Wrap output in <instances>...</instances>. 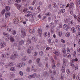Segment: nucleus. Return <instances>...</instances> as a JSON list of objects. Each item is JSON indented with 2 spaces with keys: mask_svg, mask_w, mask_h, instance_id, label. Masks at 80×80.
Returning <instances> with one entry per match:
<instances>
[{
  "mask_svg": "<svg viewBox=\"0 0 80 80\" xmlns=\"http://www.w3.org/2000/svg\"><path fill=\"white\" fill-rule=\"evenodd\" d=\"M17 57H18V53H17V52L15 51L13 52L12 56H11L10 57V58L12 60H14V59L17 58Z\"/></svg>",
  "mask_w": 80,
  "mask_h": 80,
  "instance_id": "f257e3e1",
  "label": "nucleus"
},
{
  "mask_svg": "<svg viewBox=\"0 0 80 80\" xmlns=\"http://www.w3.org/2000/svg\"><path fill=\"white\" fill-rule=\"evenodd\" d=\"M21 33L22 34H21V36L23 38L24 37L26 36V33H25V29L22 28L21 29Z\"/></svg>",
  "mask_w": 80,
  "mask_h": 80,
  "instance_id": "f03ea898",
  "label": "nucleus"
},
{
  "mask_svg": "<svg viewBox=\"0 0 80 80\" xmlns=\"http://www.w3.org/2000/svg\"><path fill=\"white\" fill-rule=\"evenodd\" d=\"M63 29L66 31H68V29L69 28V26H68V25L67 24H64L62 27Z\"/></svg>",
  "mask_w": 80,
  "mask_h": 80,
  "instance_id": "7ed1b4c3",
  "label": "nucleus"
},
{
  "mask_svg": "<svg viewBox=\"0 0 80 80\" xmlns=\"http://www.w3.org/2000/svg\"><path fill=\"white\" fill-rule=\"evenodd\" d=\"M5 17L6 19H7L8 18L10 17V12H6L5 15Z\"/></svg>",
  "mask_w": 80,
  "mask_h": 80,
  "instance_id": "20e7f679",
  "label": "nucleus"
},
{
  "mask_svg": "<svg viewBox=\"0 0 80 80\" xmlns=\"http://www.w3.org/2000/svg\"><path fill=\"white\" fill-rule=\"evenodd\" d=\"M65 65H63V66H62L61 68L62 72L63 73H64L65 72Z\"/></svg>",
  "mask_w": 80,
  "mask_h": 80,
  "instance_id": "39448f33",
  "label": "nucleus"
},
{
  "mask_svg": "<svg viewBox=\"0 0 80 80\" xmlns=\"http://www.w3.org/2000/svg\"><path fill=\"white\" fill-rule=\"evenodd\" d=\"M31 15H32V12H26V13L25 16L26 17H28L30 16Z\"/></svg>",
  "mask_w": 80,
  "mask_h": 80,
  "instance_id": "423d86ee",
  "label": "nucleus"
},
{
  "mask_svg": "<svg viewBox=\"0 0 80 80\" xmlns=\"http://www.w3.org/2000/svg\"><path fill=\"white\" fill-rule=\"evenodd\" d=\"M31 70H34V71L35 72L36 71H37V69L35 68V66L34 65L33 66H32L31 67Z\"/></svg>",
  "mask_w": 80,
  "mask_h": 80,
  "instance_id": "0eeeda50",
  "label": "nucleus"
},
{
  "mask_svg": "<svg viewBox=\"0 0 80 80\" xmlns=\"http://www.w3.org/2000/svg\"><path fill=\"white\" fill-rule=\"evenodd\" d=\"M28 78H35V74L34 73L32 75H30L28 76Z\"/></svg>",
  "mask_w": 80,
  "mask_h": 80,
  "instance_id": "6e6552de",
  "label": "nucleus"
},
{
  "mask_svg": "<svg viewBox=\"0 0 80 80\" xmlns=\"http://www.w3.org/2000/svg\"><path fill=\"white\" fill-rule=\"evenodd\" d=\"M53 53L55 54V55H57L58 57L60 55V52L59 51H57L55 50V51L53 52Z\"/></svg>",
  "mask_w": 80,
  "mask_h": 80,
  "instance_id": "1a4fd4ad",
  "label": "nucleus"
},
{
  "mask_svg": "<svg viewBox=\"0 0 80 80\" xmlns=\"http://www.w3.org/2000/svg\"><path fill=\"white\" fill-rule=\"evenodd\" d=\"M67 59L65 58H63V65H64V66H66V65H67Z\"/></svg>",
  "mask_w": 80,
  "mask_h": 80,
  "instance_id": "9d476101",
  "label": "nucleus"
},
{
  "mask_svg": "<svg viewBox=\"0 0 80 80\" xmlns=\"http://www.w3.org/2000/svg\"><path fill=\"white\" fill-rule=\"evenodd\" d=\"M18 44L19 46H21V45H23V44H24V41L23 40L20 41Z\"/></svg>",
  "mask_w": 80,
  "mask_h": 80,
  "instance_id": "9b49d317",
  "label": "nucleus"
},
{
  "mask_svg": "<svg viewBox=\"0 0 80 80\" xmlns=\"http://www.w3.org/2000/svg\"><path fill=\"white\" fill-rule=\"evenodd\" d=\"M77 74H74L73 75V80H76L77 79Z\"/></svg>",
  "mask_w": 80,
  "mask_h": 80,
  "instance_id": "f8f14e48",
  "label": "nucleus"
},
{
  "mask_svg": "<svg viewBox=\"0 0 80 80\" xmlns=\"http://www.w3.org/2000/svg\"><path fill=\"white\" fill-rule=\"evenodd\" d=\"M31 39L34 42H36L37 41V39L35 37H32Z\"/></svg>",
  "mask_w": 80,
  "mask_h": 80,
  "instance_id": "ddd939ff",
  "label": "nucleus"
},
{
  "mask_svg": "<svg viewBox=\"0 0 80 80\" xmlns=\"http://www.w3.org/2000/svg\"><path fill=\"white\" fill-rule=\"evenodd\" d=\"M38 34L40 35V37H41L42 35V29L40 28H38Z\"/></svg>",
  "mask_w": 80,
  "mask_h": 80,
  "instance_id": "4468645a",
  "label": "nucleus"
},
{
  "mask_svg": "<svg viewBox=\"0 0 80 80\" xmlns=\"http://www.w3.org/2000/svg\"><path fill=\"white\" fill-rule=\"evenodd\" d=\"M17 7L18 9L19 10H22V8H21V5L19 4H17Z\"/></svg>",
  "mask_w": 80,
  "mask_h": 80,
  "instance_id": "2eb2a0df",
  "label": "nucleus"
},
{
  "mask_svg": "<svg viewBox=\"0 0 80 80\" xmlns=\"http://www.w3.org/2000/svg\"><path fill=\"white\" fill-rule=\"evenodd\" d=\"M6 43L3 42L0 45V46L1 47V48H2V47H5L6 46Z\"/></svg>",
  "mask_w": 80,
  "mask_h": 80,
  "instance_id": "dca6fc26",
  "label": "nucleus"
},
{
  "mask_svg": "<svg viewBox=\"0 0 80 80\" xmlns=\"http://www.w3.org/2000/svg\"><path fill=\"white\" fill-rule=\"evenodd\" d=\"M71 30L72 33H75V32H76V30H75V29L73 27H72L71 28Z\"/></svg>",
  "mask_w": 80,
  "mask_h": 80,
  "instance_id": "f3484780",
  "label": "nucleus"
},
{
  "mask_svg": "<svg viewBox=\"0 0 80 80\" xmlns=\"http://www.w3.org/2000/svg\"><path fill=\"white\" fill-rule=\"evenodd\" d=\"M22 60L24 61H26V60H28V57H27V56H25L22 58Z\"/></svg>",
  "mask_w": 80,
  "mask_h": 80,
  "instance_id": "a211bd4d",
  "label": "nucleus"
},
{
  "mask_svg": "<svg viewBox=\"0 0 80 80\" xmlns=\"http://www.w3.org/2000/svg\"><path fill=\"white\" fill-rule=\"evenodd\" d=\"M13 21L14 22V23H16V24H18V19H13Z\"/></svg>",
  "mask_w": 80,
  "mask_h": 80,
  "instance_id": "6ab92c4d",
  "label": "nucleus"
},
{
  "mask_svg": "<svg viewBox=\"0 0 80 80\" xmlns=\"http://www.w3.org/2000/svg\"><path fill=\"white\" fill-rule=\"evenodd\" d=\"M29 32L31 33H35V30L34 29H32L29 30Z\"/></svg>",
  "mask_w": 80,
  "mask_h": 80,
  "instance_id": "aec40b11",
  "label": "nucleus"
},
{
  "mask_svg": "<svg viewBox=\"0 0 80 80\" xmlns=\"http://www.w3.org/2000/svg\"><path fill=\"white\" fill-rule=\"evenodd\" d=\"M28 48H29V49H30L31 50H33L34 49V48L33 47V46L32 45L31 46H29Z\"/></svg>",
  "mask_w": 80,
  "mask_h": 80,
  "instance_id": "412c9836",
  "label": "nucleus"
},
{
  "mask_svg": "<svg viewBox=\"0 0 80 80\" xmlns=\"http://www.w3.org/2000/svg\"><path fill=\"white\" fill-rule=\"evenodd\" d=\"M61 80H64L65 79V77L63 74H62L60 77Z\"/></svg>",
  "mask_w": 80,
  "mask_h": 80,
  "instance_id": "4be33fe9",
  "label": "nucleus"
},
{
  "mask_svg": "<svg viewBox=\"0 0 80 80\" xmlns=\"http://www.w3.org/2000/svg\"><path fill=\"white\" fill-rule=\"evenodd\" d=\"M10 41L11 43H13L15 41V39L12 37H11L10 38Z\"/></svg>",
  "mask_w": 80,
  "mask_h": 80,
  "instance_id": "5701e85b",
  "label": "nucleus"
},
{
  "mask_svg": "<svg viewBox=\"0 0 80 80\" xmlns=\"http://www.w3.org/2000/svg\"><path fill=\"white\" fill-rule=\"evenodd\" d=\"M76 28L78 30V31H80V26H79V25H76Z\"/></svg>",
  "mask_w": 80,
  "mask_h": 80,
  "instance_id": "b1692460",
  "label": "nucleus"
},
{
  "mask_svg": "<svg viewBox=\"0 0 80 80\" xmlns=\"http://www.w3.org/2000/svg\"><path fill=\"white\" fill-rule=\"evenodd\" d=\"M35 74V77H36V78H40V74H36V73H34Z\"/></svg>",
  "mask_w": 80,
  "mask_h": 80,
  "instance_id": "393cba45",
  "label": "nucleus"
},
{
  "mask_svg": "<svg viewBox=\"0 0 80 80\" xmlns=\"http://www.w3.org/2000/svg\"><path fill=\"white\" fill-rule=\"evenodd\" d=\"M70 36V33L69 32H67L66 34V37H68Z\"/></svg>",
  "mask_w": 80,
  "mask_h": 80,
  "instance_id": "a878e982",
  "label": "nucleus"
},
{
  "mask_svg": "<svg viewBox=\"0 0 80 80\" xmlns=\"http://www.w3.org/2000/svg\"><path fill=\"white\" fill-rule=\"evenodd\" d=\"M66 56L68 58H70L71 57V55L70 53H67L66 54Z\"/></svg>",
  "mask_w": 80,
  "mask_h": 80,
  "instance_id": "bb28decb",
  "label": "nucleus"
},
{
  "mask_svg": "<svg viewBox=\"0 0 80 80\" xmlns=\"http://www.w3.org/2000/svg\"><path fill=\"white\" fill-rule=\"evenodd\" d=\"M73 5H74V4H73V2H71V3H70V5H69V6H70V7H69V8H72V7H73Z\"/></svg>",
  "mask_w": 80,
  "mask_h": 80,
  "instance_id": "cd10ccee",
  "label": "nucleus"
},
{
  "mask_svg": "<svg viewBox=\"0 0 80 80\" xmlns=\"http://www.w3.org/2000/svg\"><path fill=\"white\" fill-rule=\"evenodd\" d=\"M7 30L9 32H12L13 31V29L11 28H8L7 29Z\"/></svg>",
  "mask_w": 80,
  "mask_h": 80,
  "instance_id": "c85d7f7f",
  "label": "nucleus"
},
{
  "mask_svg": "<svg viewBox=\"0 0 80 80\" xmlns=\"http://www.w3.org/2000/svg\"><path fill=\"white\" fill-rule=\"evenodd\" d=\"M27 53H31V50L28 48L27 50Z\"/></svg>",
  "mask_w": 80,
  "mask_h": 80,
  "instance_id": "c756f323",
  "label": "nucleus"
},
{
  "mask_svg": "<svg viewBox=\"0 0 80 80\" xmlns=\"http://www.w3.org/2000/svg\"><path fill=\"white\" fill-rule=\"evenodd\" d=\"M5 9L7 11H8V10H10V7L8 6H6L5 7Z\"/></svg>",
  "mask_w": 80,
  "mask_h": 80,
  "instance_id": "7c9ffc66",
  "label": "nucleus"
},
{
  "mask_svg": "<svg viewBox=\"0 0 80 80\" xmlns=\"http://www.w3.org/2000/svg\"><path fill=\"white\" fill-rule=\"evenodd\" d=\"M8 2L9 4H11V3H13V0H8Z\"/></svg>",
  "mask_w": 80,
  "mask_h": 80,
  "instance_id": "2f4dec72",
  "label": "nucleus"
},
{
  "mask_svg": "<svg viewBox=\"0 0 80 80\" xmlns=\"http://www.w3.org/2000/svg\"><path fill=\"white\" fill-rule=\"evenodd\" d=\"M6 57L7 58H9L10 57V54H9V53L8 52H6Z\"/></svg>",
  "mask_w": 80,
  "mask_h": 80,
  "instance_id": "473e14b6",
  "label": "nucleus"
},
{
  "mask_svg": "<svg viewBox=\"0 0 80 80\" xmlns=\"http://www.w3.org/2000/svg\"><path fill=\"white\" fill-rule=\"evenodd\" d=\"M52 5L53 6V7H54V8H57V4H56V3L54 2L53 3Z\"/></svg>",
  "mask_w": 80,
  "mask_h": 80,
  "instance_id": "72a5a7b5",
  "label": "nucleus"
},
{
  "mask_svg": "<svg viewBox=\"0 0 80 80\" xmlns=\"http://www.w3.org/2000/svg\"><path fill=\"white\" fill-rule=\"evenodd\" d=\"M40 58H38L37 59V63L38 64V63H40Z\"/></svg>",
  "mask_w": 80,
  "mask_h": 80,
  "instance_id": "f704fd0d",
  "label": "nucleus"
},
{
  "mask_svg": "<svg viewBox=\"0 0 80 80\" xmlns=\"http://www.w3.org/2000/svg\"><path fill=\"white\" fill-rule=\"evenodd\" d=\"M46 16H50L51 15V13L50 12H47L46 13Z\"/></svg>",
  "mask_w": 80,
  "mask_h": 80,
  "instance_id": "c9c22d12",
  "label": "nucleus"
},
{
  "mask_svg": "<svg viewBox=\"0 0 80 80\" xmlns=\"http://www.w3.org/2000/svg\"><path fill=\"white\" fill-rule=\"evenodd\" d=\"M3 34L5 35L6 37H8V34L6 32H3Z\"/></svg>",
  "mask_w": 80,
  "mask_h": 80,
  "instance_id": "e433bc0d",
  "label": "nucleus"
},
{
  "mask_svg": "<svg viewBox=\"0 0 80 80\" xmlns=\"http://www.w3.org/2000/svg\"><path fill=\"white\" fill-rule=\"evenodd\" d=\"M60 8H64L65 7V6L64 5V4H61L60 5Z\"/></svg>",
  "mask_w": 80,
  "mask_h": 80,
  "instance_id": "4c0bfd02",
  "label": "nucleus"
},
{
  "mask_svg": "<svg viewBox=\"0 0 80 80\" xmlns=\"http://www.w3.org/2000/svg\"><path fill=\"white\" fill-rule=\"evenodd\" d=\"M68 22H69V18H67L65 21V23H68Z\"/></svg>",
  "mask_w": 80,
  "mask_h": 80,
  "instance_id": "58836bf2",
  "label": "nucleus"
},
{
  "mask_svg": "<svg viewBox=\"0 0 80 80\" xmlns=\"http://www.w3.org/2000/svg\"><path fill=\"white\" fill-rule=\"evenodd\" d=\"M9 66H13V63L12 62H10L8 63Z\"/></svg>",
  "mask_w": 80,
  "mask_h": 80,
  "instance_id": "ea45409f",
  "label": "nucleus"
},
{
  "mask_svg": "<svg viewBox=\"0 0 80 80\" xmlns=\"http://www.w3.org/2000/svg\"><path fill=\"white\" fill-rule=\"evenodd\" d=\"M73 56L74 57H77V53H76V51H74L73 52Z\"/></svg>",
  "mask_w": 80,
  "mask_h": 80,
  "instance_id": "a19ab883",
  "label": "nucleus"
},
{
  "mask_svg": "<svg viewBox=\"0 0 80 80\" xmlns=\"http://www.w3.org/2000/svg\"><path fill=\"white\" fill-rule=\"evenodd\" d=\"M47 75V71H44V73H43L44 76V77H46V75Z\"/></svg>",
  "mask_w": 80,
  "mask_h": 80,
  "instance_id": "79ce46f5",
  "label": "nucleus"
},
{
  "mask_svg": "<svg viewBox=\"0 0 80 80\" xmlns=\"http://www.w3.org/2000/svg\"><path fill=\"white\" fill-rule=\"evenodd\" d=\"M56 68V66H55V64H53L52 66V69H55Z\"/></svg>",
  "mask_w": 80,
  "mask_h": 80,
  "instance_id": "37998d69",
  "label": "nucleus"
},
{
  "mask_svg": "<svg viewBox=\"0 0 80 80\" xmlns=\"http://www.w3.org/2000/svg\"><path fill=\"white\" fill-rule=\"evenodd\" d=\"M70 66H71L72 68H74L75 67V65H74L73 64V63H71L70 64Z\"/></svg>",
  "mask_w": 80,
  "mask_h": 80,
  "instance_id": "c03bdc74",
  "label": "nucleus"
},
{
  "mask_svg": "<svg viewBox=\"0 0 80 80\" xmlns=\"http://www.w3.org/2000/svg\"><path fill=\"white\" fill-rule=\"evenodd\" d=\"M5 9H4L3 10L2 12V15H3L5 13Z\"/></svg>",
  "mask_w": 80,
  "mask_h": 80,
  "instance_id": "a18cd8bd",
  "label": "nucleus"
},
{
  "mask_svg": "<svg viewBox=\"0 0 80 80\" xmlns=\"http://www.w3.org/2000/svg\"><path fill=\"white\" fill-rule=\"evenodd\" d=\"M2 57L3 58H4L6 57V56L5 54H2Z\"/></svg>",
  "mask_w": 80,
  "mask_h": 80,
  "instance_id": "49530a36",
  "label": "nucleus"
},
{
  "mask_svg": "<svg viewBox=\"0 0 80 80\" xmlns=\"http://www.w3.org/2000/svg\"><path fill=\"white\" fill-rule=\"evenodd\" d=\"M39 55H41V56H42L43 55V52L42 51H40L39 52Z\"/></svg>",
  "mask_w": 80,
  "mask_h": 80,
  "instance_id": "de8ad7c7",
  "label": "nucleus"
},
{
  "mask_svg": "<svg viewBox=\"0 0 80 80\" xmlns=\"http://www.w3.org/2000/svg\"><path fill=\"white\" fill-rule=\"evenodd\" d=\"M27 72H29L30 71V68L29 67H28L26 69Z\"/></svg>",
  "mask_w": 80,
  "mask_h": 80,
  "instance_id": "09e8293b",
  "label": "nucleus"
},
{
  "mask_svg": "<svg viewBox=\"0 0 80 80\" xmlns=\"http://www.w3.org/2000/svg\"><path fill=\"white\" fill-rule=\"evenodd\" d=\"M19 73L21 76H23V72H22V71H20L19 72Z\"/></svg>",
  "mask_w": 80,
  "mask_h": 80,
  "instance_id": "8fccbe9b",
  "label": "nucleus"
},
{
  "mask_svg": "<svg viewBox=\"0 0 80 80\" xmlns=\"http://www.w3.org/2000/svg\"><path fill=\"white\" fill-rule=\"evenodd\" d=\"M11 70H12V71H14L15 70V68L14 67H12L11 68Z\"/></svg>",
  "mask_w": 80,
  "mask_h": 80,
  "instance_id": "3c124183",
  "label": "nucleus"
},
{
  "mask_svg": "<svg viewBox=\"0 0 80 80\" xmlns=\"http://www.w3.org/2000/svg\"><path fill=\"white\" fill-rule=\"evenodd\" d=\"M58 35H59V36L60 37H62V32H59Z\"/></svg>",
  "mask_w": 80,
  "mask_h": 80,
  "instance_id": "603ef678",
  "label": "nucleus"
},
{
  "mask_svg": "<svg viewBox=\"0 0 80 80\" xmlns=\"http://www.w3.org/2000/svg\"><path fill=\"white\" fill-rule=\"evenodd\" d=\"M18 66L19 68H21L22 67V64L21 63L18 64Z\"/></svg>",
  "mask_w": 80,
  "mask_h": 80,
  "instance_id": "864d4df0",
  "label": "nucleus"
},
{
  "mask_svg": "<svg viewBox=\"0 0 80 80\" xmlns=\"http://www.w3.org/2000/svg\"><path fill=\"white\" fill-rule=\"evenodd\" d=\"M62 52L63 53V55H65L66 53V50H65V49L62 50Z\"/></svg>",
  "mask_w": 80,
  "mask_h": 80,
  "instance_id": "5fc2aeb1",
  "label": "nucleus"
},
{
  "mask_svg": "<svg viewBox=\"0 0 80 80\" xmlns=\"http://www.w3.org/2000/svg\"><path fill=\"white\" fill-rule=\"evenodd\" d=\"M38 64L39 67H42V63L41 62H39Z\"/></svg>",
  "mask_w": 80,
  "mask_h": 80,
  "instance_id": "6e6d98bb",
  "label": "nucleus"
},
{
  "mask_svg": "<svg viewBox=\"0 0 80 80\" xmlns=\"http://www.w3.org/2000/svg\"><path fill=\"white\" fill-rule=\"evenodd\" d=\"M47 36V32H45L44 34V37H46Z\"/></svg>",
  "mask_w": 80,
  "mask_h": 80,
  "instance_id": "4d7b16f0",
  "label": "nucleus"
},
{
  "mask_svg": "<svg viewBox=\"0 0 80 80\" xmlns=\"http://www.w3.org/2000/svg\"><path fill=\"white\" fill-rule=\"evenodd\" d=\"M76 79L77 80H80V76H77V77L76 78Z\"/></svg>",
  "mask_w": 80,
  "mask_h": 80,
  "instance_id": "13d9d810",
  "label": "nucleus"
},
{
  "mask_svg": "<svg viewBox=\"0 0 80 80\" xmlns=\"http://www.w3.org/2000/svg\"><path fill=\"white\" fill-rule=\"evenodd\" d=\"M48 21L49 22H51L52 21V18L50 17H49L48 18Z\"/></svg>",
  "mask_w": 80,
  "mask_h": 80,
  "instance_id": "bf43d9fd",
  "label": "nucleus"
},
{
  "mask_svg": "<svg viewBox=\"0 0 80 80\" xmlns=\"http://www.w3.org/2000/svg\"><path fill=\"white\" fill-rule=\"evenodd\" d=\"M36 2V0H34V1L32 3V5H35V2Z\"/></svg>",
  "mask_w": 80,
  "mask_h": 80,
  "instance_id": "052dcab7",
  "label": "nucleus"
},
{
  "mask_svg": "<svg viewBox=\"0 0 80 80\" xmlns=\"http://www.w3.org/2000/svg\"><path fill=\"white\" fill-rule=\"evenodd\" d=\"M16 33H17V32L15 30H14L12 32V34L13 35H15Z\"/></svg>",
  "mask_w": 80,
  "mask_h": 80,
  "instance_id": "680f3d73",
  "label": "nucleus"
},
{
  "mask_svg": "<svg viewBox=\"0 0 80 80\" xmlns=\"http://www.w3.org/2000/svg\"><path fill=\"white\" fill-rule=\"evenodd\" d=\"M53 75H56V70H54L53 71Z\"/></svg>",
  "mask_w": 80,
  "mask_h": 80,
  "instance_id": "e2e57ef3",
  "label": "nucleus"
},
{
  "mask_svg": "<svg viewBox=\"0 0 80 80\" xmlns=\"http://www.w3.org/2000/svg\"><path fill=\"white\" fill-rule=\"evenodd\" d=\"M15 2L17 3H18V2H21V0H15Z\"/></svg>",
  "mask_w": 80,
  "mask_h": 80,
  "instance_id": "0e129e2a",
  "label": "nucleus"
},
{
  "mask_svg": "<svg viewBox=\"0 0 80 80\" xmlns=\"http://www.w3.org/2000/svg\"><path fill=\"white\" fill-rule=\"evenodd\" d=\"M9 66V64L8 63L5 66V68H8V66Z\"/></svg>",
  "mask_w": 80,
  "mask_h": 80,
  "instance_id": "69168bd1",
  "label": "nucleus"
},
{
  "mask_svg": "<svg viewBox=\"0 0 80 80\" xmlns=\"http://www.w3.org/2000/svg\"><path fill=\"white\" fill-rule=\"evenodd\" d=\"M61 12L62 13H63L65 12V9H61Z\"/></svg>",
  "mask_w": 80,
  "mask_h": 80,
  "instance_id": "338daca9",
  "label": "nucleus"
},
{
  "mask_svg": "<svg viewBox=\"0 0 80 80\" xmlns=\"http://www.w3.org/2000/svg\"><path fill=\"white\" fill-rule=\"evenodd\" d=\"M77 50L78 51V52H80V47H79L78 48Z\"/></svg>",
  "mask_w": 80,
  "mask_h": 80,
  "instance_id": "774afa93",
  "label": "nucleus"
}]
</instances>
